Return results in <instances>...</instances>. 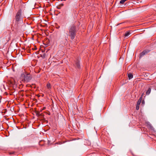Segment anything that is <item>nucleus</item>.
<instances>
[{"mask_svg":"<svg viewBox=\"0 0 156 156\" xmlns=\"http://www.w3.org/2000/svg\"><path fill=\"white\" fill-rule=\"evenodd\" d=\"M151 91V88L149 87L148 88V90L146 92V94L147 95H149L150 94Z\"/></svg>","mask_w":156,"mask_h":156,"instance_id":"9b49d317","label":"nucleus"},{"mask_svg":"<svg viewBox=\"0 0 156 156\" xmlns=\"http://www.w3.org/2000/svg\"><path fill=\"white\" fill-rule=\"evenodd\" d=\"M85 144L89 146L91 145V143L90 141L88 140H86L85 141Z\"/></svg>","mask_w":156,"mask_h":156,"instance_id":"0eeeda50","label":"nucleus"},{"mask_svg":"<svg viewBox=\"0 0 156 156\" xmlns=\"http://www.w3.org/2000/svg\"><path fill=\"white\" fill-rule=\"evenodd\" d=\"M131 34L129 32L127 31L126 33H125V36L126 37H128L130 34Z\"/></svg>","mask_w":156,"mask_h":156,"instance_id":"f8f14e48","label":"nucleus"},{"mask_svg":"<svg viewBox=\"0 0 156 156\" xmlns=\"http://www.w3.org/2000/svg\"><path fill=\"white\" fill-rule=\"evenodd\" d=\"M140 103H141L140 102V101H138L137 102V104L136 105H140Z\"/></svg>","mask_w":156,"mask_h":156,"instance_id":"a211bd4d","label":"nucleus"},{"mask_svg":"<svg viewBox=\"0 0 156 156\" xmlns=\"http://www.w3.org/2000/svg\"><path fill=\"white\" fill-rule=\"evenodd\" d=\"M128 76L129 80L131 79L133 77V75L131 73L128 74Z\"/></svg>","mask_w":156,"mask_h":156,"instance_id":"6e6552de","label":"nucleus"},{"mask_svg":"<svg viewBox=\"0 0 156 156\" xmlns=\"http://www.w3.org/2000/svg\"><path fill=\"white\" fill-rule=\"evenodd\" d=\"M13 153H10V154H13Z\"/></svg>","mask_w":156,"mask_h":156,"instance_id":"5701e85b","label":"nucleus"},{"mask_svg":"<svg viewBox=\"0 0 156 156\" xmlns=\"http://www.w3.org/2000/svg\"><path fill=\"white\" fill-rule=\"evenodd\" d=\"M8 41L7 40H6V41L5 42H8Z\"/></svg>","mask_w":156,"mask_h":156,"instance_id":"4be33fe9","label":"nucleus"},{"mask_svg":"<svg viewBox=\"0 0 156 156\" xmlns=\"http://www.w3.org/2000/svg\"><path fill=\"white\" fill-rule=\"evenodd\" d=\"M142 99V97H141L138 101H140V102H141Z\"/></svg>","mask_w":156,"mask_h":156,"instance_id":"dca6fc26","label":"nucleus"},{"mask_svg":"<svg viewBox=\"0 0 156 156\" xmlns=\"http://www.w3.org/2000/svg\"><path fill=\"white\" fill-rule=\"evenodd\" d=\"M50 86H51L50 84L49 83H48L47 85V86L48 88H51Z\"/></svg>","mask_w":156,"mask_h":156,"instance_id":"4468645a","label":"nucleus"},{"mask_svg":"<svg viewBox=\"0 0 156 156\" xmlns=\"http://www.w3.org/2000/svg\"><path fill=\"white\" fill-rule=\"evenodd\" d=\"M4 40H5V39L4 38H3L2 39V42H4Z\"/></svg>","mask_w":156,"mask_h":156,"instance_id":"aec40b11","label":"nucleus"},{"mask_svg":"<svg viewBox=\"0 0 156 156\" xmlns=\"http://www.w3.org/2000/svg\"><path fill=\"white\" fill-rule=\"evenodd\" d=\"M139 105H136V109L137 110H138L139 109Z\"/></svg>","mask_w":156,"mask_h":156,"instance_id":"2eb2a0df","label":"nucleus"},{"mask_svg":"<svg viewBox=\"0 0 156 156\" xmlns=\"http://www.w3.org/2000/svg\"><path fill=\"white\" fill-rule=\"evenodd\" d=\"M148 125L150 127V129L151 130H154V127L152 126L151 125V124H150L149 123Z\"/></svg>","mask_w":156,"mask_h":156,"instance_id":"ddd939ff","label":"nucleus"},{"mask_svg":"<svg viewBox=\"0 0 156 156\" xmlns=\"http://www.w3.org/2000/svg\"><path fill=\"white\" fill-rule=\"evenodd\" d=\"M41 56L43 58H44L46 57V55L45 53H43L42 54H41Z\"/></svg>","mask_w":156,"mask_h":156,"instance_id":"9d476101","label":"nucleus"},{"mask_svg":"<svg viewBox=\"0 0 156 156\" xmlns=\"http://www.w3.org/2000/svg\"><path fill=\"white\" fill-rule=\"evenodd\" d=\"M77 30L76 26L73 25L71 26L69 29V34L71 39L73 40L75 37Z\"/></svg>","mask_w":156,"mask_h":156,"instance_id":"f03ea898","label":"nucleus"},{"mask_svg":"<svg viewBox=\"0 0 156 156\" xmlns=\"http://www.w3.org/2000/svg\"><path fill=\"white\" fill-rule=\"evenodd\" d=\"M32 77L30 74H27L24 76V80L25 81L28 82L29 81Z\"/></svg>","mask_w":156,"mask_h":156,"instance_id":"7ed1b4c3","label":"nucleus"},{"mask_svg":"<svg viewBox=\"0 0 156 156\" xmlns=\"http://www.w3.org/2000/svg\"><path fill=\"white\" fill-rule=\"evenodd\" d=\"M75 66L76 69H80V62L78 60H77L76 61Z\"/></svg>","mask_w":156,"mask_h":156,"instance_id":"20e7f679","label":"nucleus"},{"mask_svg":"<svg viewBox=\"0 0 156 156\" xmlns=\"http://www.w3.org/2000/svg\"><path fill=\"white\" fill-rule=\"evenodd\" d=\"M68 40V37L66 36H65L64 37V39L63 40V42L62 43H66Z\"/></svg>","mask_w":156,"mask_h":156,"instance_id":"423d86ee","label":"nucleus"},{"mask_svg":"<svg viewBox=\"0 0 156 156\" xmlns=\"http://www.w3.org/2000/svg\"><path fill=\"white\" fill-rule=\"evenodd\" d=\"M142 99V97H141L138 101H140V102H141Z\"/></svg>","mask_w":156,"mask_h":156,"instance_id":"f3484780","label":"nucleus"},{"mask_svg":"<svg viewBox=\"0 0 156 156\" xmlns=\"http://www.w3.org/2000/svg\"><path fill=\"white\" fill-rule=\"evenodd\" d=\"M142 104H144V100H143V101H142Z\"/></svg>","mask_w":156,"mask_h":156,"instance_id":"6ab92c4d","label":"nucleus"},{"mask_svg":"<svg viewBox=\"0 0 156 156\" xmlns=\"http://www.w3.org/2000/svg\"><path fill=\"white\" fill-rule=\"evenodd\" d=\"M35 113H36V115L38 117L40 115H41V116H44L42 114H40V112H36Z\"/></svg>","mask_w":156,"mask_h":156,"instance_id":"1a4fd4ad","label":"nucleus"},{"mask_svg":"<svg viewBox=\"0 0 156 156\" xmlns=\"http://www.w3.org/2000/svg\"><path fill=\"white\" fill-rule=\"evenodd\" d=\"M55 144H58L57 143H55Z\"/></svg>","mask_w":156,"mask_h":156,"instance_id":"b1692460","label":"nucleus"},{"mask_svg":"<svg viewBox=\"0 0 156 156\" xmlns=\"http://www.w3.org/2000/svg\"><path fill=\"white\" fill-rule=\"evenodd\" d=\"M23 16L22 14V10L20 9L18 10L16 14L15 17V26L16 28H18L20 23H23Z\"/></svg>","mask_w":156,"mask_h":156,"instance_id":"f257e3e1","label":"nucleus"},{"mask_svg":"<svg viewBox=\"0 0 156 156\" xmlns=\"http://www.w3.org/2000/svg\"><path fill=\"white\" fill-rule=\"evenodd\" d=\"M143 94H144V93L142 94L141 95V97H142V96H143Z\"/></svg>","mask_w":156,"mask_h":156,"instance_id":"412c9836","label":"nucleus"},{"mask_svg":"<svg viewBox=\"0 0 156 156\" xmlns=\"http://www.w3.org/2000/svg\"><path fill=\"white\" fill-rule=\"evenodd\" d=\"M147 52H148L146 51H143L142 53H141L140 54V57H142V56H143L146 55V54H147Z\"/></svg>","mask_w":156,"mask_h":156,"instance_id":"39448f33","label":"nucleus"}]
</instances>
